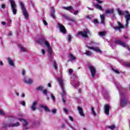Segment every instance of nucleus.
Masks as SVG:
<instances>
[{
  "mask_svg": "<svg viewBox=\"0 0 130 130\" xmlns=\"http://www.w3.org/2000/svg\"><path fill=\"white\" fill-rule=\"evenodd\" d=\"M117 11L119 15V16H122V15H125V14L126 15H124V17L125 19V26L126 27V28H127L128 27V24H129V21H130V14L128 12V11H122L121 10H120V9H119V8H118L117 9Z\"/></svg>",
  "mask_w": 130,
  "mask_h": 130,
  "instance_id": "f257e3e1",
  "label": "nucleus"
},
{
  "mask_svg": "<svg viewBox=\"0 0 130 130\" xmlns=\"http://www.w3.org/2000/svg\"><path fill=\"white\" fill-rule=\"evenodd\" d=\"M11 10L13 15H17L18 10H17V5H16V2L14 0H9Z\"/></svg>",
  "mask_w": 130,
  "mask_h": 130,
  "instance_id": "f03ea898",
  "label": "nucleus"
},
{
  "mask_svg": "<svg viewBox=\"0 0 130 130\" xmlns=\"http://www.w3.org/2000/svg\"><path fill=\"white\" fill-rule=\"evenodd\" d=\"M20 5L21 6V10L22 11L23 15L25 17V19H28L29 18V14H28V12L26 10V8H25L24 4H23V2H20Z\"/></svg>",
  "mask_w": 130,
  "mask_h": 130,
  "instance_id": "7ed1b4c3",
  "label": "nucleus"
},
{
  "mask_svg": "<svg viewBox=\"0 0 130 130\" xmlns=\"http://www.w3.org/2000/svg\"><path fill=\"white\" fill-rule=\"evenodd\" d=\"M58 82L59 83L62 90L61 92L60 93V95L61 96V98H63V96L66 95V90H64V86H63V81H62V79L61 78H58Z\"/></svg>",
  "mask_w": 130,
  "mask_h": 130,
  "instance_id": "20e7f679",
  "label": "nucleus"
},
{
  "mask_svg": "<svg viewBox=\"0 0 130 130\" xmlns=\"http://www.w3.org/2000/svg\"><path fill=\"white\" fill-rule=\"evenodd\" d=\"M115 43L116 44H119V45L123 46V47H125V48H127V49H128V50L130 51L129 46L126 44V43H125L124 42H122L119 40H117L115 41Z\"/></svg>",
  "mask_w": 130,
  "mask_h": 130,
  "instance_id": "39448f33",
  "label": "nucleus"
},
{
  "mask_svg": "<svg viewBox=\"0 0 130 130\" xmlns=\"http://www.w3.org/2000/svg\"><path fill=\"white\" fill-rule=\"evenodd\" d=\"M44 44H45V45L46 46V47H47V51H48L50 57H51L52 56V48H51V47H50V44H49V43H48V42L47 41H45V43H44Z\"/></svg>",
  "mask_w": 130,
  "mask_h": 130,
  "instance_id": "423d86ee",
  "label": "nucleus"
},
{
  "mask_svg": "<svg viewBox=\"0 0 130 130\" xmlns=\"http://www.w3.org/2000/svg\"><path fill=\"white\" fill-rule=\"evenodd\" d=\"M88 34H90V31H89V29H86V30H83V31H79L78 32V35H81L84 38H88Z\"/></svg>",
  "mask_w": 130,
  "mask_h": 130,
  "instance_id": "0eeeda50",
  "label": "nucleus"
},
{
  "mask_svg": "<svg viewBox=\"0 0 130 130\" xmlns=\"http://www.w3.org/2000/svg\"><path fill=\"white\" fill-rule=\"evenodd\" d=\"M127 99L126 98L123 96V95H122V98H121V103L120 105L121 107H124L127 105Z\"/></svg>",
  "mask_w": 130,
  "mask_h": 130,
  "instance_id": "6e6552de",
  "label": "nucleus"
},
{
  "mask_svg": "<svg viewBox=\"0 0 130 130\" xmlns=\"http://www.w3.org/2000/svg\"><path fill=\"white\" fill-rule=\"evenodd\" d=\"M88 69L91 73L92 78H95V76L96 75V68L92 66H88Z\"/></svg>",
  "mask_w": 130,
  "mask_h": 130,
  "instance_id": "1a4fd4ad",
  "label": "nucleus"
},
{
  "mask_svg": "<svg viewBox=\"0 0 130 130\" xmlns=\"http://www.w3.org/2000/svg\"><path fill=\"white\" fill-rule=\"evenodd\" d=\"M111 109V107L108 104H105L104 105V111L105 113L107 114V115H109V110Z\"/></svg>",
  "mask_w": 130,
  "mask_h": 130,
  "instance_id": "9d476101",
  "label": "nucleus"
},
{
  "mask_svg": "<svg viewBox=\"0 0 130 130\" xmlns=\"http://www.w3.org/2000/svg\"><path fill=\"white\" fill-rule=\"evenodd\" d=\"M58 27H59L60 31L63 33V34H66L67 33V29L64 27V25H62V24H60V23H58Z\"/></svg>",
  "mask_w": 130,
  "mask_h": 130,
  "instance_id": "9b49d317",
  "label": "nucleus"
},
{
  "mask_svg": "<svg viewBox=\"0 0 130 130\" xmlns=\"http://www.w3.org/2000/svg\"><path fill=\"white\" fill-rule=\"evenodd\" d=\"M117 24L118 26L114 27L113 29H114V30H118V31H120L121 29H123V28H124V26H123V24H122L120 22H118Z\"/></svg>",
  "mask_w": 130,
  "mask_h": 130,
  "instance_id": "f8f14e48",
  "label": "nucleus"
},
{
  "mask_svg": "<svg viewBox=\"0 0 130 130\" xmlns=\"http://www.w3.org/2000/svg\"><path fill=\"white\" fill-rule=\"evenodd\" d=\"M86 47H87V48H89V49H92L94 51H96V52H100L101 53V52H102V51H101V50H100V49L98 47H90L89 46H86Z\"/></svg>",
  "mask_w": 130,
  "mask_h": 130,
  "instance_id": "ddd939ff",
  "label": "nucleus"
},
{
  "mask_svg": "<svg viewBox=\"0 0 130 130\" xmlns=\"http://www.w3.org/2000/svg\"><path fill=\"white\" fill-rule=\"evenodd\" d=\"M45 39L44 38H41L36 41L37 43H38L39 44H40L41 45H43L44 44V43L45 42Z\"/></svg>",
  "mask_w": 130,
  "mask_h": 130,
  "instance_id": "4468645a",
  "label": "nucleus"
},
{
  "mask_svg": "<svg viewBox=\"0 0 130 130\" xmlns=\"http://www.w3.org/2000/svg\"><path fill=\"white\" fill-rule=\"evenodd\" d=\"M78 110L79 111V113L81 116H83V117H85V114L84 113V111L83 110V108L81 107H78Z\"/></svg>",
  "mask_w": 130,
  "mask_h": 130,
  "instance_id": "2eb2a0df",
  "label": "nucleus"
},
{
  "mask_svg": "<svg viewBox=\"0 0 130 130\" xmlns=\"http://www.w3.org/2000/svg\"><path fill=\"white\" fill-rule=\"evenodd\" d=\"M37 105V102L34 101L32 103V106L30 107L31 110L33 111H35L36 109H37V108L36 107V106Z\"/></svg>",
  "mask_w": 130,
  "mask_h": 130,
  "instance_id": "dca6fc26",
  "label": "nucleus"
},
{
  "mask_svg": "<svg viewBox=\"0 0 130 130\" xmlns=\"http://www.w3.org/2000/svg\"><path fill=\"white\" fill-rule=\"evenodd\" d=\"M7 60H8V61L10 66H11V67H14L15 66V63H14V61L12 60V59L11 58L8 57L7 58Z\"/></svg>",
  "mask_w": 130,
  "mask_h": 130,
  "instance_id": "f3484780",
  "label": "nucleus"
},
{
  "mask_svg": "<svg viewBox=\"0 0 130 130\" xmlns=\"http://www.w3.org/2000/svg\"><path fill=\"white\" fill-rule=\"evenodd\" d=\"M40 107H42V108H44L45 111L46 112H49L50 111V110H49V108H48V107L44 106L43 105H41Z\"/></svg>",
  "mask_w": 130,
  "mask_h": 130,
  "instance_id": "a211bd4d",
  "label": "nucleus"
},
{
  "mask_svg": "<svg viewBox=\"0 0 130 130\" xmlns=\"http://www.w3.org/2000/svg\"><path fill=\"white\" fill-rule=\"evenodd\" d=\"M53 11L51 12L50 16L53 18V19H55V15H54L55 13V10L54 9V7L52 8Z\"/></svg>",
  "mask_w": 130,
  "mask_h": 130,
  "instance_id": "6ab92c4d",
  "label": "nucleus"
},
{
  "mask_svg": "<svg viewBox=\"0 0 130 130\" xmlns=\"http://www.w3.org/2000/svg\"><path fill=\"white\" fill-rule=\"evenodd\" d=\"M100 17L101 19L102 24H105V15H104V14L101 15Z\"/></svg>",
  "mask_w": 130,
  "mask_h": 130,
  "instance_id": "aec40b11",
  "label": "nucleus"
},
{
  "mask_svg": "<svg viewBox=\"0 0 130 130\" xmlns=\"http://www.w3.org/2000/svg\"><path fill=\"white\" fill-rule=\"evenodd\" d=\"M18 120H20V121H24L23 123V126L25 127L26 125H28V123L27 122V121L23 118H18Z\"/></svg>",
  "mask_w": 130,
  "mask_h": 130,
  "instance_id": "412c9836",
  "label": "nucleus"
},
{
  "mask_svg": "<svg viewBox=\"0 0 130 130\" xmlns=\"http://www.w3.org/2000/svg\"><path fill=\"white\" fill-rule=\"evenodd\" d=\"M19 125L20 123L19 122H17L16 123L8 125V126L10 127H14V126H19Z\"/></svg>",
  "mask_w": 130,
  "mask_h": 130,
  "instance_id": "4be33fe9",
  "label": "nucleus"
},
{
  "mask_svg": "<svg viewBox=\"0 0 130 130\" xmlns=\"http://www.w3.org/2000/svg\"><path fill=\"white\" fill-rule=\"evenodd\" d=\"M24 82L26 84H32V83H33V80H32V79L29 78L27 80L25 79Z\"/></svg>",
  "mask_w": 130,
  "mask_h": 130,
  "instance_id": "5701e85b",
  "label": "nucleus"
},
{
  "mask_svg": "<svg viewBox=\"0 0 130 130\" xmlns=\"http://www.w3.org/2000/svg\"><path fill=\"white\" fill-rule=\"evenodd\" d=\"M95 8L98 9V10H100V11H103V8H102V6L99 5L98 4H96L95 5Z\"/></svg>",
  "mask_w": 130,
  "mask_h": 130,
  "instance_id": "b1692460",
  "label": "nucleus"
},
{
  "mask_svg": "<svg viewBox=\"0 0 130 130\" xmlns=\"http://www.w3.org/2000/svg\"><path fill=\"white\" fill-rule=\"evenodd\" d=\"M43 89H44V87L42 85H40L36 88V90H37V91H43Z\"/></svg>",
  "mask_w": 130,
  "mask_h": 130,
  "instance_id": "393cba45",
  "label": "nucleus"
},
{
  "mask_svg": "<svg viewBox=\"0 0 130 130\" xmlns=\"http://www.w3.org/2000/svg\"><path fill=\"white\" fill-rule=\"evenodd\" d=\"M113 12H114V9H111V10L107 9L106 10V14H112Z\"/></svg>",
  "mask_w": 130,
  "mask_h": 130,
  "instance_id": "a878e982",
  "label": "nucleus"
},
{
  "mask_svg": "<svg viewBox=\"0 0 130 130\" xmlns=\"http://www.w3.org/2000/svg\"><path fill=\"white\" fill-rule=\"evenodd\" d=\"M69 56H70V59L71 60H76V57H75V56H74V55H73V54H70L69 55Z\"/></svg>",
  "mask_w": 130,
  "mask_h": 130,
  "instance_id": "bb28decb",
  "label": "nucleus"
},
{
  "mask_svg": "<svg viewBox=\"0 0 130 130\" xmlns=\"http://www.w3.org/2000/svg\"><path fill=\"white\" fill-rule=\"evenodd\" d=\"M53 67L55 69V70H57V64H56L55 61H54L53 62Z\"/></svg>",
  "mask_w": 130,
  "mask_h": 130,
  "instance_id": "cd10ccee",
  "label": "nucleus"
},
{
  "mask_svg": "<svg viewBox=\"0 0 130 130\" xmlns=\"http://www.w3.org/2000/svg\"><path fill=\"white\" fill-rule=\"evenodd\" d=\"M112 71H113V72H114V73H115V74H120V72H119V71L115 70L114 68H112Z\"/></svg>",
  "mask_w": 130,
  "mask_h": 130,
  "instance_id": "c85d7f7f",
  "label": "nucleus"
},
{
  "mask_svg": "<svg viewBox=\"0 0 130 130\" xmlns=\"http://www.w3.org/2000/svg\"><path fill=\"white\" fill-rule=\"evenodd\" d=\"M63 10H66V11H70L71 10H72V7L71 6H69V7H63Z\"/></svg>",
  "mask_w": 130,
  "mask_h": 130,
  "instance_id": "c756f323",
  "label": "nucleus"
},
{
  "mask_svg": "<svg viewBox=\"0 0 130 130\" xmlns=\"http://www.w3.org/2000/svg\"><path fill=\"white\" fill-rule=\"evenodd\" d=\"M106 32L105 31H100L99 33L100 36H105Z\"/></svg>",
  "mask_w": 130,
  "mask_h": 130,
  "instance_id": "7c9ffc66",
  "label": "nucleus"
},
{
  "mask_svg": "<svg viewBox=\"0 0 130 130\" xmlns=\"http://www.w3.org/2000/svg\"><path fill=\"white\" fill-rule=\"evenodd\" d=\"M108 128H109L110 129H114L115 128V125H112L111 126H108Z\"/></svg>",
  "mask_w": 130,
  "mask_h": 130,
  "instance_id": "2f4dec72",
  "label": "nucleus"
},
{
  "mask_svg": "<svg viewBox=\"0 0 130 130\" xmlns=\"http://www.w3.org/2000/svg\"><path fill=\"white\" fill-rule=\"evenodd\" d=\"M19 46H20L21 48V50L23 52H26L27 50H26V49L25 48H24V47H22V45H20Z\"/></svg>",
  "mask_w": 130,
  "mask_h": 130,
  "instance_id": "473e14b6",
  "label": "nucleus"
},
{
  "mask_svg": "<svg viewBox=\"0 0 130 130\" xmlns=\"http://www.w3.org/2000/svg\"><path fill=\"white\" fill-rule=\"evenodd\" d=\"M91 110L92 111V113H93V115L96 116V113L95 112V111H94V107H91Z\"/></svg>",
  "mask_w": 130,
  "mask_h": 130,
  "instance_id": "72a5a7b5",
  "label": "nucleus"
},
{
  "mask_svg": "<svg viewBox=\"0 0 130 130\" xmlns=\"http://www.w3.org/2000/svg\"><path fill=\"white\" fill-rule=\"evenodd\" d=\"M91 110L92 111V113H93V115L96 116V113L95 112V111H94V107H91Z\"/></svg>",
  "mask_w": 130,
  "mask_h": 130,
  "instance_id": "f704fd0d",
  "label": "nucleus"
},
{
  "mask_svg": "<svg viewBox=\"0 0 130 130\" xmlns=\"http://www.w3.org/2000/svg\"><path fill=\"white\" fill-rule=\"evenodd\" d=\"M84 54H86V55H91V54H92V52H90V51H86V53H84Z\"/></svg>",
  "mask_w": 130,
  "mask_h": 130,
  "instance_id": "c9c22d12",
  "label": "nucleus"
},
{
  "mask_svg": "<svg viewBox=\"0 0 130 130\" xmlns=\"http://www.w3.org/2000/svg\"><path fill=\"white\" fill-rule=\"evenodd\" d=\"M68 40H69V41H71V40H72V36L71 35H69L68 36Z\"/></svg>",
  "mask_w": 130,
  "mask_h": 130,
  "instance_id": "e433bc0d",
  "label": "nucleus"
},
{
  "mask_svg": "<svg viewBox=\"0 0 130 130\" xmlns=\"http://www.w3.org/2000/svg\"><path fill=\"white\" fill-rule=\"evenodd\" d=\"M0 115H3V116H5L6 115V114L4 113V111H3V110H0Z\"/></svg>",
  "mask_w": 130,
  "mask_h": 130,
  "instance_id": "4c0bfd02",
  "label": "nucleus"
},
{
  "mask_svg": "<svg viewBox=\"0 0 130 130\" xmlns=\"http://www.w3.org/2000/svg\"><path fill=\"white\" fill-rule=\"evenodd\" d=\"M43 94H44V95H47V89H44L43 91Z\"/></svg>",
  "mask_w": 130,
  "mask_h": 130,
  "instance_id": "58836bf2",
  "label": "nucleus"
},
{
  "mask_svg": "<svg viewBox=\"0 0 130 130\" xmlns=\"http://www.w3.org/2000/svg\"><path fill=\"white\" fill-rule=\"evenodd\" d=\"M21 104L23 106H26V103L25 102V101H21Z\"/></svg>",
  "mask_w": 130,
  "mask_h": 130,
  "instance_id": "ea45409f",
  "label": "nucleus"
},
{
  "mask_svg": "<svg viewBox=\"0 0 130 130\" xmlns=\"http://www.w3.org/2000/svg\"><path fill=\"white\" fill-rule=\"evenodd\" d=\"M93 22L95 23V24H99V21H98V19H94Z\"/></svg>",
  "mask_w": 130,
  "mask_h": 130,
  "instance_id": "a19ab883",
  "label": "nucleus"
},
{
  "mask_svg": "<svg viewBox=\"0 0 130 130\" xmlns=\"http://www.w3.org/2000/svg\"><path fill=\"white\" fill-rule=\"evenodd\" d=\"M56 112L57 111H56V109H53V110L52 111V113H53V114L56 113Z\"/></svg>",
  "mask_w": 130,
  "mask_h": 130,
  "instance_id": "79ce46f5",
  "label": "nucleus"
},
{
  "mask_svg": "<svg viewBox=\"0 0 130 130\" xmlns=\"http://www.w3.org/2000/svg\"><path fill=\"white\" fill-rule=\"evenodd\" d=\"M43 22H44V24L45 26H47V25H48V23H47V22H46V20H44Z\"/></svg>",
  "mask_w": 130,
  "mask_h": 130,
  "instance_id": "37998d69",
  "label": "nucleus"
},
{
  "mask_svg": "<svg viewBox=\"0 0 130 130\" xmlns=\"http://www.w3.org/2000/svg\"><path fill=\"white\" fill-rule=\"evenodd\" d=\"M1 8H2V9H5V8H6V5H5V4H2V5H1Z\"/></svg>",
  "mask_w": 130,
  "mask_h": 130,
  "instance_id": "c03bdc74",
  "label": "nucleus"
},
{
  "mask_svg": "<svg viewBox=\"0 0 130 130\" xmlns=\"http://www.w3.org/2000/svg\"><path fill=\"white\" fill-rule=\"evenodd\" d=\"M96 1L97 2V3H98V4H102L103 3V1L100 0H96Z\"/></svg>",
  "mask_w": 130,
  "mask_h": 130,
  "instance_id": "a18cd8bd",
  "label": "nucleus"
},
{
  "mask_svg": "<svg viewBox=\"0 0 130 130\" xmlns=\"http://www.w3.org/2000/svg\"><path fill=\"white\" fill-rule=\"evenodd\" d=\"M69 119H70V120H71V121H74V118H73V117L70 116H69Z\"/></svg>",
  "mask_w": 130,
  "mask_h": 130,
  "instance_id": "49530a36",
  "label": "nucleus"
},
{
  "mask_svg": "<svg viewBox=\"0 0 130 130\" xmlns=\"http://www.w3.org/2000/svg\"><path fill=\"white\" fill-rule=\"evenodd\" d=\"M42 53L43 54H45V50L44 49H42Z\"/></svg>",
  "mask_w": 130,
  "mask_h": 130,
  "instance_id": "de8ad7c7",
  "label": "nucleus"
},
{
  "mask_svg": "<svg viewBox=\"0 0 130 130\" xmlns=\"http://www.w3.org/2000/svg\"><path fill=\"white\" fill-rule=\"evenodd\" d=\"M51 98L53 99V100H55V96H54L53 94H51Z\"/></svg>",
  "mask_w": 130,
  "mask_h": 130,
  "instance_id": "09e8293b",
  "label": "nucleus"
},
{
  "mask_svg": "<svg viewBox=\"0 0 130 130\" xmlns=\"http://www.w3.org/2000/svg\"><path fill=\"white\" fill-rule=\"evenodd\" d=\"M25 74H26V71L25 70H23L22 72V75L24 76L25 75Z\"/></svg>",
  "mask_w": 130,
  "mask_h": 130,
  "instance_id": "8fccbe9b",
  "label": "nucleus"
},
{
  "mask_svg": "<svg viewBox=\"0 0 130 130\" xmlns=\"http://www.w3.org/2000/svg\"><path fill=\"white\" fill-rule=\"evenodd\" d=\"M78 93H79V94H81V93H82V89H81V88H79V89H78Z\"/></svg>",
  "mask_w": 130,
  "mask_h": 130,
  "instance_id": "3c124183",
  "label": "nucleus"
},
{
  "mask_svg": "<svg viewBox=\"0 0 130 130\" xmlns=\"http://www.w3.org/2000/svg\"><path fill=\"white\" fill-rule=\"evenodd\" d=\"M73 69H70L69 70V73H70V74H73Z\"/></svg>",
  "mask_w": 130,
  "mask_h": 130,
  "instance_id": "603ef678",
  "label": "nucleus"
},
{
  "mask_svg": "<svg viewBox=\"0 0 130 130\" xmlns=\"http://www.w3.org/2000/svg\"><path fill=\"white\" fill-rule=\"evenodd\" d=\"M125 67H128V68H130V63H126L125 64Z\"/></svg>",
  "mask_w": 130,
  "mask_h": 130,
  "instance_id": "864d4df0",
  "label": "nucleus"
},
{
  "mask_svg": "<svg viewBox=\"0 0 130 130\" xmlns=\"http://www.w3.org/2000/svg\"><path fill=\"white\" fill-rule=\"evenodd\" d=\"M23 130H27V129H29V127H24L23 128Z\"/></svg>",
  "mask_w": 130,
  "mask_h": 130,
  "instance_id": "5fc2aeb1",
  "label": "nucleus"
},
{
  "mask_svg": "<svg viewBox=\"0 0 130 130\" xmlns=\"http://www.w3.org/2000/svg\"><path fill=\"white\" fill-rule=\"evenodd\" d=\"M2 25H6V24H7V22H6L5 21H3L2 22Z\"/></svg>",
  "mask_w": 130,
  "mask_h": 130,
  "instance_id": "6e6d98bb",
  "label": "nucleus"
},
{
  "mask_svg": "<svg viewBox=\"0 0 130 130\" xmlns=\"http://www.w3.org/2000/svg\"><path fill=\"white\" fill-rule=\"evenodd\" d=\"M63 110H64V111L66 113H68V109H66V108H64V109H63Z\"/></svg>",
  "mask_w": 130,
  "mask_h": 130,
  "instance_id": "4d7b16f0",
  "label": "nucleus"
},
{
  "mask_svg": "<svg viewBox=\"0 0 130 130\" xmlns=\"http://www.w3.org/2000/svg\"><path fill=\"white\" fill-rule=\"evenodd\" d=\"M87 8L88 9V10H89L90 11H93V9L92 8H90V7H87Z\"/></svg>",
  "mask_w": 130,
  "mask_h": 130,
  "instance_id": "13d9d810",
  "label": "nucleus"
},
{
  "mask_svg": "<svg viewBox=\"0 0 130 130\" xmlns=\"http://www.w3.org/2000/svg\"><path fill=\"white\" fill-rule=\"evenodd\" d=\"M78 13H79V11H78V10H77V11H76L75 12H74V15H77V14H78Z\"/></svg>",
  "mask_w": 130,
  "mask_h": 130,
  "instance_id": "bf43d9fd",
  "label": "nucleus"
},
{
  "mask_svg": "<svg viewBox=\"0 0 130 130\" xmlns=\"http://www.w3.org/2000/svg\"><path fill=\"white\" fill-rule=\"evenodd\" d=\"M62 99L63 102L64 103H66V100H64V98L63 96V98H62Z\"/></svg>",
  "mask_w": 130,
  "mask_h": 130,
  "instance_id": "052dcab7",
  "label": "nucleus"
},
{
  "mask_svg": "<svg viewBox=\"0 0 130 130\" xmlns=\"http://www.w3.org/2000/svg\"><path fill=\"white\" fill-rule=\"evenodd\" d=\"M65 125L64 124H62L61 126V128H63V127H64Z\"/></svg>",
  "mask_w": 130,
  "mask_h": 130,
  "instance_id": "680f3d73",
  "label": "nucleus"
},
{
  "mask_svg": "<svg viewBox=\"0 0 130 130\" xmlns=\"http://www.w3.org/2000/svg\"><path fill=\"white\" fill-rule=\"evenodd\" d=\"M48 87H51V83H48Z\"/></svg>",
  "mask_w": 130,
  "mask_h": 130,
  "instance_id": "e2e57ef3",
  "label": "nucleus"
},
{
  "mask_svg": "<svg viewBox=\"0 0 130 130\" xmlns=\"http://www.w3.org/2000/svg\"><path fill=\"white\" fill-rule=\"evenodd\" d=\"M4 64V63L1 61H0V66H3Z\"/></svg>",
  "mask_w": 130,
  "mask_h": 130,
  "instance_id": "0e129e2a",
  "label": "nucleus"
},
{
  "mask_svg": "<svg viewBox=\"0 0 130 130\" xmlns=\"http://www.w3.org/2000/svg\"><path fill=\"white\" fill-rule=\"evenodd\" d=\"M21 97H22V98L25 97V94H21Z\"/></svg>",
  "mask_w": 130,
  "mask_h": 130,
  "instance_id": "69168bd1",
  "label": "nucleus"
},
{
  "mask_svg": "<svg viewBox=\"0 0 130 130\" xmlns=\"http://www.w3.org/2000/svg\"><path fill=\"white\" fill-rule=\"evenodd\" d=\"M123 37H124V38H125V39H126L127 38V37H126L125 36H124Z\"/></svg>",
  "mask_w": 130,
  "mask_h": 130,
  "instance_id": "338daca9",
  "label": "nucleus"
},
{
  "mask_svg": "<svg viewBox=\"0 0 130 130\" xmlns=\"http://www.w3.org/2000/svg\"><path fill=\"white\" fill-rule=\"evenodd\" d=\"M16 94L17 96H19V93L16 92Z\"/></svg>",
  "mask_w": 130,
  "mask_h": 130,
  "instance_id": "774afa93",
  "label": "nucleus"
}]
</instances>
